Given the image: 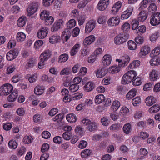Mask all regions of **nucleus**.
<instances>
[{
    "label": "nucleus",
    "mask_w": 160,
    "mask_h": 160,
    "mask_svg": "<svg viewBox=\"0 0 160 160\" xmlns=\"http://www.w3.org/2000/svg\"><path fill=\"white\" fill-rule=\"evenodd\" d=\"M37 74L36 73L28 74L27 76V78L29 82L33 83L36 82L37 80Z\"/></svg>",
    "instance_id": "nucleus-42"
},
{
    "label": "nucleus",
    "mask_w": 160,
    "mask_h": 160,
    "mask_svg": "<svg viewBox=\"0 0 160 160\" xmlns=\"http://www.w3.org/2000/svg\"><path fill=\"white\" fill-rule=\"evenodd\" d=\"M156 98L153 96H149L145 98V102L147 106L150 107L152 106L156 102Z\"/></svg>",
    "instance_id": "nucleus-21"
},
{
    "label": "nucleus",
    "mask_w": 160,
    "mask_h": 160,
    "mask_svg": "<svg viewBox=\"0 0 160 160\" xmlns=\"http://www.w3.org/2000/svg\"><path fill=\"white\" fill-rule=\"evenodd\" d=\"M132 129L131 124L129 123L125 124L123 126L122 130L123 132L126 134H128L131 133Z\"/></svg>",
    "instance_id": "nucleus-35"
},
{
    "label": "nucleus",
    "mask_w": 160,
    "mask_h": 160,
    "mask_svg": "<svg viewBox=\"0 0 160 160\" xmlns=\"http://www.w3.org/2000/svg\"><path fill=\"white\" fill-rule=\"evenodd\" d=\"M38 4L37 2L30 4L27 9V14L29 17L33 15L38 8Z\"/></svg>",
    "instance_id": "nucleus-4"
},
{
    "label": "nucleus",
    "mask_w": 160,
    "mask_h": 160,
    "mask_svg": "<svg viewBox=\"0 0 160 160\" xmlns=\"http://www.w3.org/2000/svg\"><path fill=\"white\" fill-rule=\"evenodd\" d=\"M127 45L128 49L131 51L135 50L138 48L136 43L132 40H129L127 42Z\"/></svg>",
    "instance_id": "nucleus-28"
},
{
    "label": "nucleus",
    "mask_w": 160,
    "mask_h": 160,
    "mask_svg": "<svg viewBox=\"0 0 160 160\" xmlns=\"http://www.w3.org/2000/svg\"><path fill=\"white\" fill-rule=\"evenodd\" d=\"M61 36L62 40L65 41H67L71 36L70 30L68 29H65L62 32Z\"/></svg>",
    "instance_id": "nucleus-30"
},
{
    "label": "nucleus",
    "mask_w": 160,
    "mask_h": 160,
    "mask_svg": "<svg viewBox=\"0 0 160 160\" xmlns=\"http://www.w3.org/2000/svg\"><path fill=\"white\" fill-rule=\"evenodd\" d=\"M121 105L120 102L118 100H115L112 102L111 109L113 112L116 111Z\"/></svg>",
    "instance_id": "nucleus-37"
},
{
    "label": "nucleus",
    "mask_w": 160,
    "mask_h": 160,
    "mask_svg": "<svg viewBox=\"0 0 160 160\" xmlns=\"http://www.w3.org/2000/svg\"><path fill=\"white\" fill-rule=\"evenodd\" d=\"M68 58V54L64 53L61 55L58 58V63H63L67 61Z\"/></svg>",
    "instance_id": "nucleus-41"
},
{
    "label": "nucleus",
    "mask_w": 160,
    "mask_h": 160,
    "mask_svg": "<svg viewBox=\"0 0 160 160\" xmlns=\"http://www.w3.org/2000/svg\"><path fill=\"white\" fill-rule=\"evenodd\" d=\"M51 52L48 51H45L42 52L40 55V58L44 62L47 61L51 56Z\"/></svg>",
    "instance_id": "nucleus-32"
},
{
    "label": "nucleus",
    "mask_w": 160,
    "mask_h": 160,
    "mask_svg": "<svg viewBox=\"0 0 160 160\" xmlns=\"http://www.w3.org/2000/svg\"><path fill=\"white\" fill-rule=\"evenodd\" d=\"M129 34L124 33H121L117 35L114 38V43L120 45L125 43L129 38Z\"/></svg>",
    "instance_id": "nucleus-2"
},
{
    "label": "nucleus",
    "mask_w": 160,
    "mask_h": 160,
    "mask_svg": "<svg viewBox=\"0 0 160 160\" xmlns=\"http://www.w3.org/2000/svg\"><path fill=\"white\" fill-rule=\"evenodd\" d=\"M144 115L143 112L141 110L136 111L134 115V118L135 119H140Z\"/></svg>",
    "instance_id": "nucleus-61"
},
{
    "label": "nucleus",
    "mask_w": 160,
    "mask_h": 160,
    "mask_svg": "<svg viewBox=\"0 0 160 160\" xmlns=\"http://www.w3.org/2000/svg\"><path fill=\"white\" fill-rule=\"evenodd\" d=\"M72 136V132H65L62 134L63 138L66 141H69L70 140Z\"/></svg>",
    "instance_id": "nucleus-57"
},
{
    "label": "nucleus",
    "mask_w": 160,
    "mask_h": 160,
    "mask_svg": "<svg viewBox=\"0 0 160 160\" xmlns=\"http://www.w3.org/2000/svg\"><path fill=\"white\" fill-rule=\"evenodd\" d=\"M44 23L46 25H51L54 22V19L52 16H49L44 20Z\"/></svg>",
    "instance_id": "nucleus-62"
},
{
    "label": "nucleus",
    "mask_w": 160,
    "mask_h": 160,
    "mask_svg": "<svg viewBox=\"0 0 160 160\" xmlns=\"http://www.w3.org/2000/svg\"><path fill=\"white\" fill-rule=\"evenodd\" d=\"M122 68L118 63V65H115L110 67L108 69V71L112 74H116L119 72Z\"/></svg>",
    "instance_id": "nucleus-14"
},
{
    "label": "nucleus",
    "mask_w": 160,
    "mask_h": 160,
    "mask_svg": "<svg viewBox=\"0 0 160 160\" xmlns=\"http://www.w3.org/2000/svg\"><path fill=\"white\" fill-rule=\"evenodd\" d=\"M49 42L52 44H55L60 42L61 37L58 34H54L51 36L49 39Z\"/></svg>",
    "instance_id": "nucleus-24"
},
{
    "label": "nucleus",
    "mask_w": 160,
    "mask_h": 160,
    "mask_svg": "<svg viewBox=\"0 0 160 160\" xmlns=\"http://www.w3.org/2000/svg\"><path fill=\"white\" fill-rule=\"evenodd\" d=\"M18 96V91L14 90L8 97L7 99L8 101L9 102H14L16 100Z\"/></svg>",
    "instance_id": "nucleus-29"
},
{
    "label": "nucleus",
    "mask_w": 160,
    "mask_h": 160,
    "mask_svg": "<svg viewBox=\"0 0 160 160\" xmlns=\"http://www.w3.org/2000/svg\"><path fill=\"white\" fill-rule=\"evenodd\" d=\"M148 133L145 131H141L138 134V136L141 140H145L149 137Z\"/></svg>",
    "instance_id": "nucleus-49"
},
{
    "label": "nucleus",
    "mask_w": 160,
    "mask_h": 160,
    "mask_svg": "<svg viewBox=\"0 0 160 160\" xmlns=\"http://www.w3.org/2000/svg\"><path fill=\"white\" fill-rule=\"evenodd\" d=\"M130 60V56L126 54L121 56L119 58L116 59L115 61L122 68L127 66Z\"/></svg>",
    "instance_id": "nucleus-3"
},
{
    "label": "nucleus",
    "mask_w": 160,
    "mask_h": 160,
    "mask_svg": "<svg viewBox=\"0 0 160 160\" xmlns=\"http://www.w3.org/2000/svg\"><path fill=\"white\" fill-rule=\"evenodd\" d=\"M13 87L9 83H5L2 85L0 88V90L3 94L8 95L13 90Z\"/></svg>",
    "instance_id": "nucleus-6"
},
{
    "label": "nucleus",
    "mask_w": 160,
    "mask_h": 160,
    "mask_svg": "<svg viewBox=\"0 0 160 160\" xmlns=\"http://www.w3.org/2000/svg\"><path fill=\"white\" fill-rule=\"evenodd\" d=\"M120 22V18L117 16H113L110 18L107 23L109 27H116L118 26Z\"/></svg>",
    "instance_id": "nucleus-9"
},
{
    "label": "nucleus",
    "mask_w": 160,
    "mask_h": 160,
    "mask_svg": "<svg viewBox=\"0 0 160 160\" xmlns=\"http://www.w3.org/2000/svg\"><path fill=\"white\" fill-rule=\"evenodd\" d=\"M49 15L50 13L48 11L46 10H43L41 12L40 18L42 20H45Z\"/></svg>",
    "instance_id": "nucleus-53"
},
{
    "label": "nucleus",
    "mask_w": 160,
    "mask_h": 160,
    "mask_svg": "<svg viewBox=\"0 0 160 160\" xmlns=\"http://www.w3.org/2000/svg\"><path fill=\"white\" fill-rule=\"evenodd\" d=\"M97 124L94 122H91L87 128L88 130L90 132L95 131L97 127Z\"/></svg>",
    "instance_id": "nucleus-52"
},
{
    "label": "nucleus",
    "mask_w": 160,
    "mask_h": 160,
    "mask_svg": "<svg viewBox=\"0 0 160 160\" xmlns=\"http://www.w3.org/2000/svg\"><path fill=\"white\" fill-rule=\"evenodd\" d=\"M159 37V32L158 31L151 34L149 35L150 40L152 42H155Z\"/></svg>",
    "instance_id": "nucleus-39"
},
{
    "label": "nucleus",
    "mask_w": 160,
    "mask_h": 160,
    "mask_svg": "<svg viewBox=\"0 0 160 160\" xmlns=\"http://www.w3.org/2000/svg\"><path fill=\"white\" fill-rule=\"evenodd\" d=\"M64 21L62 19H59L56 21L52 26L51 30L52 32L57 31L60 29L63 26Z\"/></svg>",
    "instance_id": "nucleus-12"
},
{
    "label": "nucleus",
    "mask_w": 160,
    "mask_h": 160,
    "mask_svg": "<svg viewBox=\"0 0 160 160\" xmlns=\"http://www.w3.org/2000/svg\"><path fill=\"white\" fill-rule=\"evenodd\" d=\"M160 109V107L158 104H155L150 107L148 112L150 114L155 113L158 112Z\"/></svg>",
    "instance_id": "nucleus-33"
},
{
    "label": "nucleus",
    "mask_w": 160,
    "mask_h": 160,
    "mask_svg": "<svg viewBox=\"0 0 160 160\" xmlns=\"http://www.w3.org/2000/svg\"><path fill=\"white\" fill-rule=\"evenodd\" d=\"M137 93V90L136 89H132L127 93L126 97L128 99H130L136 96Z\"/></svg>",
    "instance_id": "nucleus-36"
},
{
    "label": "nucleus",
    "mask_w": 160,
    "mask_h": 160,
    "mask_svg": "<svg viewBox=\"0 0 160 160\" xmlns=\"http://www.w3.org/2000/svg\"><path fill=\"white\" fill-rule=\"evenodd\" d=\"M142 82L141 78H136L132 81V84L134 86H138L141 85Z\"/></svg>",
    "instance_id": "nucleus-54"
},
{
    "label": "nucleus",
    "mask_w": 160,
    "mask_h": 160,
    "mask_svg": "<svg viewBox=\"0 0 160 160\" xmlns=\"http://www.w3.org/2000/svg\"><path fill=\"white\" fill-rule=\"evenodd\" d=\"M81 45L80 44L76 43L72 48L70 51V54L72 56H74L76 54L80 49Z\"/></svg>",
    "instance_id": "nucleus-34"
},
{
    "label": "nucleus",
    "mask_w": 160,
    "mask_h": 160,
    "mask_svg": "<svg viewBox=\"0 0 160 160\" xmlns=\"http://www.w3.org/2000/svg\"><path fill=\"white\" fill-rule=\"evenodd\" d=\"M109 3V0H100L97 5V8L100 11H104L107 8Z\"/></svg>",
    "instance_id": "nucleus-8"
},
{
    "label": "nucleus",
    "mask_w": 160,
    "mask_h": 160,
    "mask_svg": "<svg viewBox=\"0 0 160 160\" xmlns=\"http://www.w3.org/2000/svg\"><path fill=\"white\" fill-rule=\"evenodd\" d=\"M48 29L47 28L43 27L40 29L38 32L37 36L39 39H43L47 35Z\"/></svg>",
    "instance_id": "nucleus-13"
},
{
    "label": "nucleus",
    "mask_w": 160,
    "mask_h": 160,
    "mask_svg": "<svg viewBox=\"0 0 160 160\" xmlns=\"http://www.w3.org/2000/svg\"><path fill=\"white\" fill-rule=\"evenodd\" d=\"M139 22L136 19H134L132 20V28L133 30L137 31L138 28L139 27Z\"/></svg>",
    "instance_id": "nucleus-58"
},
{
    "label": "nucleus",
    "mask_w": 160,
    "mask_h": 160,
    "mask_svg": "<svg viewBox=\"0 0 160 160\" xmlns=\"http://www.w3.org/2000/svg\"><path fill=\"white\" fill-rule=\"evenodd\" d=\"M16 69V65L14 64H12L8 66L6 69V73L9 74L13 72Z\"/></svg>",
    "instance_id": "nucleus-55"
},
{
    "label": "nucleus",
    "mask_w": 160,
    "mask_h": 160,
    "mask_svg": "<svg viewBox=\"0 0 160 160\" xmlns=\"http://www.w3.org/2000/svg\"><path fill=\"white\" fill-rule=\"evenodd\" d=\"M96 25L95 21L91 20L88 21L85 26V33L87 34L90 33L95 28Z\"/></svg>",
    "instance_id": "nucleus-5"
},
{
    "label": "nucleus",
    "mask_w": 160,
    "mask_h": 160,
    "mask_svg": "<svg viewBox=\"0 0 160 160\" xmlns=\"http://www.w3.org/2000/svg\"><path fill=\"white\" fill-rule=\"evenodd\" d=\"M152 88V84L151 82L145 83L143 86V89L145 92L151 90Z\"/></svg>",
    "instance_id": "nucleus-56"
},
{
    "label": "nucleus",
    "mask_w": 160,
    "mask_h": 160,
    "mask_svg": "<svg viewBox=\"0 0 160 160\" xmlns=\"http://www.w3.org/2000/svg\"><path fill=\"white\" fill-rule=\"evenodd\" d=\"M26 38L25 34L22 32H18L16 34V39L17 41L19 43L24 42Z\"/></svg>",
    "instance_id": "nucleus-27"
},
{
    "label": "nucleus",
    "mask_w": 160,
    "mask_h": 160,
    "mask_svg": "<svg viewBox=\"0 0 160 160\" xmlns=\"http://www.w3.org/2000/svg\"><path fill=\"white\" fill-rule=\"evenodd\" d=\"M79 88V85L73 84L70 85L69 87V90L71 92H74L77 91Z\"/></svg>",
    "instance_id": "nucleus-59"
},
{
    "label": "nucleus",
    "mask_w": 160,
    "mask_h": 160,
    "mask_svg": "<svg viewBox=\"0 0 160 160\" xmlns=\"http://www.w3.org/2000/svg\"><path fill=\"white\" fill-rule=\"evenodd\" d=\"M159 75L158 71L156 70L153 69L150 71L149 73V78L150 81H154L158 79Z\"/></svg>",
    "instance_id": "nucleus-23"
},
{
    "label": "nucleus",
    "mask_w": 160,
    "mask_h": 160,
    "mask_svg": "<svg viewBox=\"0 0 160 160\" xmlns=\"http://www.w3.org/2000/svg\"><path fill=\"white\" fill-rule=\"evenodd\" d=\"M141 102V97L137 96L132 100V104L134 106H137L140 104Z\"/></svg>",
    "instance_id": "nucleus-51"
},
{
    "label": "nucleus",
    "mask_w": 160,
    "mask_h": 160,
    "mask_svg": "<svg viewBox=\"0 0 160 160\" xmlns=\"http://www.w3.org/2000/svg\"><path fill=\"white\" fill-rule=\"evenodd\" d=\"M150 51V48L147 45L142 46L139 52V55L140 57L142 58L148 54Z\"/></svg>",
    "instance_id": "nucleus-17"
},
{
    "label": "nucleus",
    "mask_w": 160,
    "mask_h": 160,
    "mask_svg": "<svg viewBox=\"0 0 160 160\" xmlns=\"http://www.w3.org/2000/svg\"><path fill=\"white\" fill-rule=\"evenodd\" d=\"M45 90V87L42 85L37 86L34 89V93L37 95H42Z\"/></svg>",
    "instance_id": "nucleus-25"
},
{
    "label": "nucleus",
    "mask_w": 160,
    "mask_h": 160,
    "mask_svg": "<svg viewBox=\"0 0 160 160\" xmlns=\"http://www.w3.org/2000/svg\"><path fill=\"white\" fill-rule=\"evenodd\" d=\"M140 62L138 60H135L132 61L127 67V70L135 69L138 68L140 64Z\"/></svg>",
    "instance_id": "nucleus-22"
},
{
    "label": "nucleus",
    "mask_w": 160,
    "mask_h": 160,
    "mask_svg": "<svg viewBox=\"0 0 160 160\" xmlns=\"http://www.w3.org/2000/svg\"><path fill=\"white\" fill-rule=\"evenodd\" d=\"M96 39V37L94 35H90L86 37L83 41V44L84 46L89 45L93 43Z\"/></svg>",
    "instance_id": "nucleus-19"
},
{
    "label": "nucleus",
    "mask_w": 160,
    "mask_h": 160,
    "mask_svg": "<svg viewBox=\"0 0 160 160\" xmlns=\"http://www.w3.org/2000/svg\"><path fill=\"white\" fill-rule=\"evenodd\" d=\"M107 70L104 68H102L95 70L94 72L96 77L97 78H102L106 75L107 73Z\"/></svg>",
    "instance_id": "nucleus-20"
},
{
    "label": "nucleus",
    "mask_w": 160,
    "mask_h": 160,
    "mask_svg": "<svg viewBox=\"0 0 160 160\" xmlns=\"http://www.w3.org/2000/svg\"><path fill=\"white\" fill-rule=\"evenodd\" d=\"M66 119L68 122L70 123H73L76 122L77 118L75 114L71 113L67 115Z\"/></svg>",
    "instance_id": "nucleus-31"
},
{
    "label": "nucleus",
    "mask_w": 160,
    "mask_h": 160,
    "mask_svg": "<svg viewBox=\"0 0 160 160\" xmlns=\"http://www.w3.org/2000/svg\"><path fill=\"white\" fill-rule=\"evenodd\" d=\"M151 65L154 66L160 64V58L158 57L151 59L149 61Z\"/></svg>",
    "instance_id": "nucleus-40"
},
{
    "label": "nucleus",
    "mask_w": 160,
    "mask_h": 160,
    "mask_svg": "<svg viewBox=\"0 0 160 160\" xmlns=\"http://www.w3.org/2000/svg\"><path fill=\"white\" fill-rule=\"evenodd\" d=\"M129 112V109L125 106L122 107L119 111V114L120 116H125L127 115Z\"/></svg>",
    "instance_id": "nucleus-43"
},
{
    "label": "nucleus",
    "mask_w": 160,
    "mask_h": 160,
    "mask_svg": "<svg viewBox=\"0 0 160 160\" xmlns=\"http://www.w3.org/2000/svg\"><path fill=\"white\" fill-rule=\"evenodd\" d=\"M18 55L17 49L10 50L7 54L6 58L8 61H12Z\"/></svg>",
    "instance_id": "nucleus-16"
},
{
    "label": "nucleus",
    "mask_w": 160,
    "mask_h": 160,
    "mask_svg": "<svg viewBox=\"0 0 160 160\" xmlns=\"http://www.w3.org/2000/svg\"><path fill=\"white\" fill-rule=\"evenodd\" d=\"M91 152L88 149H85L82 151L81 153L82 157L83 158L87 157L90 155Z\"/></svg>",
    "instance_id": "nucleus-63"
},
{
    "label": "nucleus",
    "mask_w": 160,
    "mask_h": 160,
    "mask_svg": "<svg viewBox=\"0 0 160 160\" xmlns=\"http://www.w3.org/2000/svg\"><path fill=\"white\" fill-rule=\"evenodd\" d=\"M160 53V46H158L153 49L150 54V56L153 57L155 56H157Z\"/></svg>",
    "instance_id": "nucleus-44"
},
{
    "label": "nucleus",
    "mask_w": 160,
    "mask_h": 160,
    "mask_svg": "<svg viewBox=\"0 0 160 160\" xmlns=\"http://www.w3.org/2000/svg\"><path fill=\"white\" fill-rule=\"evenodd\" d=\"M8 145V147L10 149L13 150L17 148L18 143L16 140L12 139L9 142Z\"/></svg>",
    "instance_id": "nucleus-45"
},
{
    "label": "nucleus",
    "mask_w": 160,
    "mask_h": 160,
    "mask_svg": "<svg viewBox=\"0 0 160 160\" xmlns=\"http://www.w3.org/2000/svg\"><path fill=\"white\" fill-rule=\"evenodd\" d=\"M130 28V25L128 22L124 23L122 25L121 29L124 32H127L128 31Z\"/></svg>",
    "instance_id": "nucleus-60"
},
{
    "label": "nucleus",
    "mask_w": 160,
    "mask_h": 160,
    "mask_svg": "<svg viewBox=\"0 0 160 160\" xmlns=\"http://www.w3.org/2000/svg\"><path fill=\"white\" fill-rule=\"evenodd\" d=\"M146 27L145 25H141L138 27L137 29L136 33L137 34H142L146 32Z\"/></svg>",
    "instance_id": "nucleus-46"
},
{
    "label": "nucleus",
    "mask_w": 160,
    "mask_h": 160,
    "mask_svg": "<svg viewBox=\"0 0 160 160\" xmlns=\"http://www.w3.org/2000/svg\"><path fill=\"white\" fill-rule=\"evenodd\" d=\"M147 14L145 11H141L138 16L137 20L139 22H143L147 18Z\"/></svg>",
    "instance_id": "nucleus-26"
},
{
    "label": "nucleus",
    "mask_w": 160,
    "mask_h": 160,
    "mask_svg": "<svg viewBox=\"0 0 160 160\" xmlns=\"http://www.w3.org/2000/svg\"><path fill=\"white\" fill-rule=\"evenodd\" d=\"M33 139L31 136L26 135L23 139V142L25 144H29L32 141Z\"/></svg>",
    "instance_id": "nucleus-64"
},
{
    "label": "nucleus",
    "mask_w": 160,
    "mask_h": 160,
    "mask_svg": "<svg viewBox=\"0 0 160 160\" xmlns=\"http://www.w3.org/2000/svg\"><path fill=\"white\" fill-rule=\"evenodd\" d=\"M112 57L108 54L104 55L101 60L102 65L105 67L109 66L111 63Z\"/></svg>",
    "instance_id": "nucleus-10"
},
{
    "label": "nucleus",
    "mask_w": 160,
    "mask_h": 160,
    "mask_svg": "<svg viewBox=\"0 0 160 160\" xmlns=\"http://www.w3.org/2000/svg\"><path fill=\"white\" fill-rule=\"evenodd\" d=\"M150 24L153 26L158 25L160 23V13H156L151 16L150 20Z\"/></svg>",
    "instance_id": "nucleus-11"
},
{
    "label": "nucleus",
    "mask_w": 160,
    "mask_h": 160,
    "mask_svg": "<svg viewBox=\"0 0 160 160\" xmlns=\"http://www.w3.org/2000/svg\"><path fill=\"white\" fill-rule=\"evenodd\" d=\"M105 99L104 96L102 94H99L96 96L95 102L96 103L99 104L102 103Z\"/></svg>",
    "instance_id": "nucleus-48"
},
{
    "label": "nucleus",
    "mask_w": 160,
    "mask_h": 160,
    "mask_svg": "<svg viewBox=\"0 0 160 160\" xmlns=\"http://www.w3.org/2000/svg\"><path fill=\"white\" fill-rule=\"evenodd\" d=\"M95 84L91 81H89L86 83L83 87V88L84 91L88 92L92 91L94 88Z\"/></svg>",
    "instance_id": "nucleus-18"
},
{
    "label": "nucleus",
    "mask_w": 160,
    "mask_h": 160,
    "mask_svg": "<svg viewBox=\"0 0 160 160\" xmlns=\"http://www.w3.org/2000/svg\"><path fill=\"white\" fill-rule=\"evenodd\" d=\"M122 6V3L120 1L115 3L110 11V14L114 16L116 15L120 11Z\"/></svg>",
    "instance_id": "nucleus-7"
},
{
    "label": "nucleus",
    "mask_w": 160,
    "mask_h": 160,
    "mask_svg": "<svg viewBox=\"0 0 160 160\" xmlns=\"http://www.w3.org/2000/svg\"><path fill=\"white\" fill-rule=\"evenodd\" d=\"M137 75L136 72L133 70L128 71L122 78V83L123 84L129 83L134 79Z\"/></svg>",
    "instance_id": "nucleus-1"
},
{
    "label": "nucleus",
    "mask_w": 160,
    "mask_h": 160,
    "mask_svg": "<svg viewBox=\"0 0 160 160\" xmlns=\"http://www.w3.org/2000/svg\"><path fill=\"white\" fill-rule=\"evenodd\" d=\"M26 18L24 16L20 17L17 21V24L19 27H22L26 24Z\"/></svg>",
    "instance_id": "nucleus-38"
},
{
    "label": "nucleus",
    "mask_w": 160,
    "mask_h": 160,
    "mask_svg": "<svg viewBox=\"0 0 160 160\" xmlns=\"http://www.w3.org/2000/svg\"><path fill=\"white\" fill-rule=\"evenodd\" d=\"M87 18V17L84 14H81L78 17V20L79 26L83 25Z\"/></svg>",
    "instance_id": "nucleus-50"
},
{
    "label": "nucleus",
    "mask_w": 160,
    "mask_h": 160,
    "mask_svg": "<svg viewBox=\"0 0 160 160\" xmlns=\"http://www.w3.org/2000/svg\"><path fill=\"white\" fill-rule=\"evenodd\" d=\"M133 10L132 7H129L127 9L123 12L121 16V18L122 20H124L128 18L131 15Z\"/></svg>",
    "instance_id": "nucleus-15"
},
{
    "label": "nucleus",
    "mask_w": 160,
    "mask_h": 160,
    "mask_svg": "<svg viewBox=\"0 0 160 160\" xmlns=\"http://www.w3.org/2000/svg\"><path fill=\"white\" fill-rule=\"evenodd\" d=\"M76 24V21L74 19H70L66 24L67 29L70 30V29L74 28Z\"/></svg>",
    "instance_id": "nucleus-47"
}]
</instances>
